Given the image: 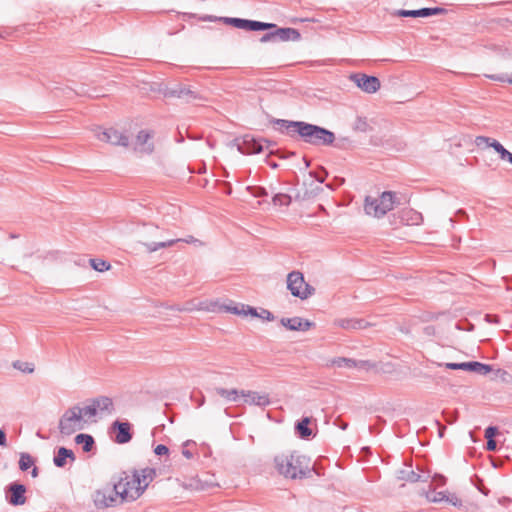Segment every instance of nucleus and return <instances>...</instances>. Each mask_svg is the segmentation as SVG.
Instances as JSON below:
<instances>
[{"instance_id": "nucleus-38", "label": "nucleus", "mask_w": 512, "mask_h": 512, "mask_svg": "<svg viewBox=\"0 0 512 512\" xmlns=\"http://www.w3.org/2000/svg\"><path fill=\"white\" fill-rule=\"evenodd\" d=\"M472 484L478 489L479 492H481L483 495L488 496L490 493V490L484 485V481L482 478H480L478 475H474L471 478Z\"/></svg>"}, {"instance_id": "nucleus-15", "label": "nucleus", "mask_w": 512, "mask_h": 512, "mask_svg": "<svg viewBox=\"0 0 512 512\" xmlns=\"http://www.w3.org/2000/svg\"><path fill=\"white\" fill-rule=\"evenodd\" d=\"M243 402L249 405L265 408L271 404L269 394L257 391L243 390Z\"/></svg>"}, {"instance_id": "nucleus-50", "label": "nucleus", "mask_w": 512, "mask_h": 512, "mask_svg": "<svg viewBox=\"0 0 512 512\" xmlns=\"http://www.w3.org/2000/svg\"><path fill=\"white\" fill-rule=\"evenodd\" d=\"M499 431L496 426H488L485 429V438L486 439H494L498 435Z\"/></svg>"}, {"instance_id": "nucleus-13", "label": "nucleus", "mask_w": 512, "mask_h": 512, "mask_svg": "<svg viewBox=\"0 0 512 512\" xmlns=\"http://www.w3.org/2000/svg\"><path fill=\"white\" fill-rule=\"evenodd\" d=\"M269 123L281 134H285L290 138L296 139L301 121L278 119L271 117Z\"/></svg>"}, {"instance_id": "nucleus-20", "label": "nucleus", "mask_w": 512, "mask_h": 512, "mask_svg": "<svg viewBox=\"0 0 512 512\" xmlns=\"http://www.w3.org/2000/svg\"><path fill=\"white\" fill-rule=\"evenodd\" d=\"M312 418L311 417H302L295 423L294 430L295 434L304 440H309L314 437V433L310 428Z\"/></svg>"}, {"instance_id": "nucleus-6", "label": "nucleus", "mask_w": 512, "mask_h": 512, "mask_svg": "<svg viewBox=\"0 0 512 512\" xmlns=\"http://www.w3.org/2000/svg\"><path fill=\"white\" fill-rule=\"evenodd\" d=\"M287 289L294 297L305 300L314 295L315 288L308 284L302 272L294 270L287 275Z\"/></svg>"}, {"instance_id": "nucleus-37", "label": "nucleus", "mask_w": 512, "mask_h": 512, "mask_svg": "<svg viewBox=\"0 0 512 512\" xmlns=\"http://www.w3.org/2000/svg\"><path fill=\"white\" fill-rule=\"evenodd\" d=\"M353 129L359 132H367L370 129L367 118L358 116L353 124Z\"/></svg>"}, {"instance_id": "nucleus-8", "label": "nucleus", "mask_w": 512, "mask_h": 512, "mask_svg": "<svg viewBox=\"0 0 512 512\" xmlns=\"http://www.w3.org/2000/svg\"><path fill=\"white\" fill-rule=\"evenodd\" d=\"M133 484H137L134 488L132 499H138L144 491L147 489L150 482H152L156 476V470L154 468H144L141 470L133 469Z\"/></svg>"}, {"instance_id": "nucleus-45", "label": "nucleus", "mask_w": 512, "mask_h": 512, "mask_svg": "<svg viewBox=\"0 0 512 512\" xmlns=\"http://www.w3.org/2000/svg\"><path fill=\"white\" fill-rule=\"evenodd\" d=\"M445 367L447 369H450V370H464V371H468L469 361L468 362H461V363L449 362V363H445Z\"/></svg>"}, {"instance_id": "nucleus-18", "label": "nucleus", "mask_w": 512, "mask_h": 512, "mask_svg": "<svg viewBox=\"0 0 512 512\" xmlns=\"http://www.w3.org/2000/svg\"><path fill=\"white\" fill-rule=\"evenodd\" d=\"M271 30H274L276 41H298L301 38V34L298 29L291 27H278L274 24Z\"/></svg>"}, {"instance_id": "nucleus-63", "label": "nucleus", "mask_w": 512, "mask_h": 512, "mask_svg": "<svg viewBox=\"0 0 512 512\" xmlns=\"http://www.w3.org/2000/svg\"><path fill=\"white\" fill-rule=\"evenodd\" d=\"M486 450L487 451H496L497 450V443L495 439H486Z\"/></svg>"}, {"instance_id": "nucleus-52", "label": "nucleus", "mask_w": 512, "mask_h": 512, "mask_svg": "<svg viewBox=\"0 0 512 512\" xmlns=\"http://www.w3.org/2000/svg\"><path fill=\"white\" fill-rule=\"evenodd\" d=\"M351 143V141L348 139V138H341V139H338L334 141L333 143V147H336L338 149H344L346 148L347 146H349Z\"/></svg>"}, {"instance_id": "nucleus-14", "label": "nucleus", "mask_w": 512, "mask_h": 512, "mask_svg": "<svg viewBox=\"0 0 512 512\" xmlns=\"http://www.w3.org/2000/svg\"><path fill=\"white\" fill-rule=\"evenodd\" d=\"M97 138L100 141L111 143L113 145L127 147L129 144V138L114 128L101 130L97 133Z\"/></svg>"}, {"instance_id": "nucleus-43", "label": "nucleus", "mask_w": 512, "mask_h": 512, "mask_svg": "<svg viewBox=\"0 0 512 512\" xmlns=\"http://www.w3.org/2000/svg\"><path fill=\"white\" fill-rule=\"evenodd\" d=\"M183 15L186 16V17H189V18H197L200 21H208V22H217V21H219V17L218 16H213V15L197 16V14H195V13H184Z\"/></svg>"}, {"instance_id": "nucleus-25", "label": "nucleus", "mask_w": 512, "mask_h": 512, "mask_svg": "<svg viewBox=\"0 0 512 512\" xmlns=\"http://www.w3.org/2000/svg\"><path fill=\"white\" fill-rule=\"evenodd\" d=\"M215 393L222 398H224L228 402H238L239 398L242 397L243 390L238 389H226L222 387H216L214 389Z\"/></svg>"}, {"instance_id": "nucleus-34", "label": "nucleus", "mask_w": 512, "mask_h": 512, "mask_svg": "<svg viewBox=\"0 0 512 512\" xmlns=\"http://www.w3.org/2000/svg\"><path fill=\"white\" fill-rule=\"evenodd\" d=\"M18 464H19V469L21 471L25 472L28 469H30L32 466H34L35 460L29 453L22 452L20 454V459H19Z\"/></svg>"}, {"instance_id": "nucleus-19", "label": "nucleus", "mask_w": 512, "mask_h": 512, "mask_svg": "<svg viewBox=\"0 0 512 512\" xmlns=\"http://www.w3.org/2000/svg\"><path fill=\"white\" fill-rule=\"evenodd\" d=\"M475 144L479 148L483 146L487 148H493L495 152L499 154L500 159H502L508 151L499 141L487 136H477L475 139Z\"/></svg>"}, {"instance_id": "nucleus-53", "label": "nucleus", "mask_w": 512, "mask_h": 512, "mask_svg": "<svg viewBox=\"0 0 512 512\" xmlns=\"http://www.w3.org/2000/svg\"><path fill=\"white\" fill-rule=\"evenodd\" d=\"M432 482L436 484V486H444L446 484V477L442 474L435 473L432 477Z\"/></svg>"}, {"instance_id": "nucleus-61", "label": "nucleus", "mask_w": 512, "mask_h": 512, "mask_svg": "<svg viewBox=\"0 0 512 512\" xmlns=\"http://www.w3.org/2000/svg\"><path fill=\"white\" fill-rule=\"evenodd\" d=\"M244 312L246 313V316L250 315L252 317L259 318V312L257 311V309L255 307H252V306H249V305H245V311Z\"/></svg>"}, {"instance_id": "nucleus-47", "label": "nucleus", "mask_w": 512, "mask_h": 512, "mask_svg": "<svg viewBox=\"0 0 512 512\" xmlns=\"http://www.w3.org/2000/svg\"><path fill=\"white\" fill-rule=\"evenodd\" d=\"M395 14L399 17H413V18L420 17L419 9H415V10L400 9V10H397Z\"/></svg>"}, {"instance_id": "nucleus-4", "label": "nucleus", "mask_w": 512, "mask_h": 512, "mask_svg": "<svg viewBox=\"0 0 512 512\" xmlns=\"http://www.w3.org/2000/svg\"><path fill=\"white\" fill-rule=\"evenodd\" d=\"M141 237L142 239L138 243L145 247L147 253H153L162 248H169L183 241L182 239L163 240L162 230L154 224H144Z\"/></svg>"}, {"instance_id": "nucleus-42", "label": "nucleus", "mask_w": 512, "mask_h": 512, "mask_svg": "<svg viewBox=\"0 0 512 512\" xmlns=\"http://www.w3.org/2000/svg\"><path fill=\"white\" fill-rule=\"evenodd\" d=\"M225 311L230 312L235 315H242L246 316L245 311V304H238L235 306H224Z\"/></svg>"}, {"instance_id": "nucleus-59", "label": "nucleus", "mask_w": 512, "mask_h": 512, "mask_svg": "<svg viewBox=\"0 0 512 512\" xmlns=\"http://www.w3.org/2000/svg\"><path fill=\"white\" fill-rule=\"evenodd\" d=\"M492 80L499 81V82H508L512 84V78L508 77L507 74H500V75H492L489 76Z\"/></svg>"}, {"instance_id": "nucleus-22", "label": "nucleus", "mask_w": 512, "mask_h": 512, "mask_svg": "<svg viewBox=\"0 0 512 512\" xmlns=\"http://www.w3.org/2000/svg\"><path fill=\"white\" fill-rule=\"evenodd\" d=\"M335 323L345 330H360L368 327L370 324L363 318H344L338 319Z\"/></svg>"}, {"instance_id": "nucleus-36", "label": "nucleus", "mask_w": 512, "mask_h": 512, "mask_svg": "<svg viewBox=\"0 0 512 512\" xmlns=\"http://www.w3.org/2000/svg\"><path fill=\"white\" fill-rule=\"evenodd\" d=\"M272 202L274 205L289 206L292 202V197L288 194L277 193L273 196Z\"/></svg>"}, {"instance_id": "nucleus-3", "label": "nucleus", "mask_w": 512, "mask_h": 512, "mask_svg": "<svg viewBox=\"0 0 512 512\" xmlns=\"http://www.w3.org/2000/svg\"><path fill=\"white\" fill-rule=\"evenodd\" d=\"M296 139L313 146H329L335 141V134L331 130L301 121Z\"/></svg>"}, {"instance_id": "nucleus-24", "label": "nucleus", "mask_w": 512, "mask_h": 512, "mask_svg": "<svg viewBox=\"0 0 512 512\" xmlns=\"http://www.w3.org/2000/svg\"><path fill=\"white\" fill-rule=\"evenodd\" d=\"M364 211L367 215L381 218L384 216L382 209L380 208L379 201L377 198L367 196L364 203Z\"/></svg>"}, {"instance_id": "nucleus-39", "label": "nucleus", "mask_w": 512, "mask_h": 512, "mask_svg": "<svg viewBox=\"0 0 512 512\" xmlns=\"http://www.w3.org/2000/svg\"><path fill=\"white\" fill-rule=\"evenodd\" d=\"M309 174L319 183H323L328 176V172L322 166H320L316 171L309 172Z\"/></svg>"}, {"instance_id": "nucleus-16", "label": "nucleus", "mask_w": 512, "mask_h": 512, "mask_svg": "<svg viewBox=\"0 0 512 512\" xmlns=\"http://www.w3.org/2000/svg\"><path fill=\"white\" fill-rule=\"evenodd\" d=\"M280 323L290 331H308L315 326V323L298 316L292 318H281Z\"/></svg>"}, {"instance_id": "nucleus-27", "label": "nucleus", "mask_w": 512, "mask_h": 512, "mask_svg": "<svg viewBox=\"0 0 512 512\" xmlns=\"http://www.w3.org/2000/svg\"><path fill=\"white\" fill-rule=\"evenodd\" d=\"M401 220L407 225H418L423 221V216L413 209H406L401 212Z\"/></svg>"}, {"instance_id": "nucleus-41", "label": "nucleus", "mask_w": 512, "mask_h": 512, "mask_svg": "<svg viewBox=\"0 0 512 512\" xmlns=\"http://www.w3.org/2000/svg\"><path fill=\"white\" fill-rule=\"evenodd\" d=\"M246 190L254 197H266L268 192L262 186H247Z\"/></svg>"}, {"instance_id": "nucleus-31", "label": "nucleus", "mask_w": 512, "mask_h": 512, "mask_svg": "<svg viewBox=\"0 0 512 512\" xmlns=\"http://www.w3.org/2000/svg\"><path fill=\"white\" fill-rule=\"evenodd\" d=\"M493 370L492 366L489 364H484L478 361H469V372H475L481 375H486Z\"/></svg>"}, {"instance_id": "nucleus-23", "label": "nucleus", "mask_w": 512, "mask_h": 512, "mask_svg": "<svg viewBox=\"0 0 512 512\" xmlns=\"http://www.w3.org/2000/svg\"><path fill=\"white\" fill-rule=\"evenodd\" d=\"M377 199L384 215L392 210L395 204H398L396 201V193L392 191H384Z\"/></svg>"}, {"instance_id": "nucleus-46", "label": "nucleus", "mask_w": 512, "mask_h": 512, "mask_svg": "<svg viewBox=\"0 0 512 512\" xmlns=\"http://www.w3.org/2000/svg\"><path fill=\"white\" fill-rule=\"evenodd\" d=\"M442 415L448 424H453L458 420V411L443 410Z\"/></svg>"}, {"instance_id": "nucleus-51", "label": "nucleus", "mask_w": 512, "mask_h": 512, "mask_svg": "<svg viewBox=\"0 0 512 512\" xmlns=\"http://www.w3.org/2000/svg\"><path fill=\"white\" fill-rule=\"evenodd\" d=\"M323 191V188L320 187V186H316L313 190L311 191H305L304 194L302 195V199L303 200H307V199H310L311 197H314L316 196L318 193L322 192Z\"/></svg>"}, {"instance_id": "nucleus-11", "label": "nucleus", "mask_w": 512, "mask_h": 512, "mask_svg": "<svg viewBox=\"0 0 512 512\" xmlns=\"http://www.w3.org/2000/svg\"><path fill=\"white\" fill-rule=\"evenodd\" d=\"M110 433H114L113 440L117 444H126L133 438L132 424L128 421L115 420L110 428Z\"/></svg>"}, {"instance_id": "nucleus-57", "label": "nucleus", "mask_w": 512, "mask_h": 512, "mask_svg": "<svg viewBox=\"0 0 512 512\" xmlns=\"http://www.w3.org/2000/svg\"><path fill=\"white\" fill-rule=\"evenodd\" d=\"M237 19V17H219V22L236 28Z\"/></svg>"}, {"instance_id": "nucleus-54", "label": "nucleus", "mask_w": 512, "mask_h": 512, "mask_svg": "<svg viewBox=\"0 0 512 512\" xmlns=\"http://www.w3.org/2000/svg\"><path fill=\"white\" fill-rule=\"evenodd\" d=\"M269 32L265 33L261 38H260V42L261 43H266V42H276V39H275V34H274V30H268Z\"/></svg>"}, {"instance_id": "nucleus-10", "label": "nucleus", "mask_w": 512, "mask_h": 512, "mask_svg": "<svg viewBox=\"0 0 512 512\" xmlns=\"http://www.w3.org/2000/svg\"><path fill=\"white\" fill-rule=\"evenodd\" d=\"M233 143L240 153L247 155L261 153L264 149L262 141L249 134H246L241 138L234 139Z\"/></svg>"}, {"instance_id": "nucleus-60", "label": "nucleus", "mask_w": 512, "mask_h": 512, "mask_svg": "<svg viewBox=\"0 0 512 512\" xmlns=\"http://www.w3.org/2000/svg\"><path fill=\"white\" fill-rule=\"evenodd\" d=\"M446 493L445 492H437L434 497H430L428 494H427V499L431 502H440V501H443L446 499Z\"/></svg>"}, {"instance_id": "nucleus-12", "label": "nucleus", "mask_w": 512, "mask_h": 512, "mask_svg": "<svg viewBox=\"0 0 512 512\" xmlns=\"http://www.w3.org/2000/svg\"><path fill=\"white\" fill-rule=\"evenodd\" d=\"M349 78L358 88L368 94L377 92L381 86L380 80L373 75H367L365 73H353Z\"/></svg>"}, {"instance_id": "nucleus-49", "label": "nucleus", "mask_w": 512, "mask_h": 512, "mask_svg": "<svg viewBox=\"0 0 512 512\" xmlns=\"http://www.w3.org/2000/svg\"><path fill=\"white\" fill-rule=\"evenodd\" d=\"M270 154L276 155L281 159H287L296 155V152H288L284 150L271 151Z\"/></svg>"}, {"instance_id": "nucleus-40", "label": "nucleus", "mask_w": 512, "mask_h": 512, "mask_svg": "<svg viewBox=\"0 0 512 512\" xmlns=\"http://www.w3.org/2000/svg\"><path fill=\"white\" fill-rule=\"evenodd\" d=\"M13 367L17 370H20L24 373H32L34 371V366L31 363L23 362V361H15L13 363Z\"/></svg>"}, {"instance_id": "nucleus-32", "label": "nucleus", "mask_w": 512, "mask_h": 512, "mask_svg": "<svg viewBox=\"0 0 512 512\" xmlns=\"http://www.w3.org/2000/svg\"><path fill=\"white\" fill-rule=\"evenodd\" d=\"M97 409H100L101 411H108L109 413H112L113 411V402L112 399L107 396H100L97 398L92 399Z\"/></svg>"}, {"instance_id": "nucleus-28", "label": "nucleus", "mask_w": 512, "mask_h": 512, "mask_svg": "<svg viewBox=\"0 0 512 512\" xmlns=\"http://www.w3.org/2000/svg\"><path fill=\"white\" fill-rule=\"evenodd\" d=\"M397 478L399 480L407 481L410 483L416 482H426V479H423V476L419 473H416L413 470L401 469L397 472Z\"/></svg>"}, {"instance_id": "nucleus-26", "label": "nucleus", "mask_w": 512, "mask_h": 512, "mask_svg": "<svg viewBox=\"0 0 512 512\" xmlns=\"http://www.w3.org/2000/svg\"><path fill=\"white\" fill-rule=\"evenodd\" d=\"M74 441L77 445L82 446L85 453H89L95 448V440L90 434L80 433L75 436Z\"/></svg>"}, {"instance_id": "nucleus-2", "label": "nucleus", "mask_w": 512, "mask_h": 512, "mask_svg": "<svg viewBox=\"0 0 512 512\" xmlns=\"http://www.w3.org/2000/svg\"><path fill=\"white\" fill-rule=\"evenodd\" d=\"M310 462L309 457L300 454L298 451L274 457L275 468L279 474L291 479L306 478L311 472Z\"/></svg>"}, {"instance_id": "nucleus-35", "label": "nucleus", "mask_w": 512, "mask_h": 512, "mask_svg": "<svg viewBox=\"0 0 512 512\" xmlns=\"http://www.w3.org/2000/svg\"><path fill=\"white\" fill-rule=\"evenodd\" d=\"M91 267L98 272H105L111 268V264L103 259L91 258L89 259Z\"/></svg>"}, {"instance_id": "nucleus-17", "label": "nucleus", "mask_w": 512, "mask_h": 512, "mask_svg": "<svg viewBox=\"0 0 512 512\" xmlns=\"http://www.w3.org/2000/svg\"><path fill=\"white\" fill-rule=\"evenodd\" d=\"M274 26V23L261 22L257 20H250L244 18L237 19L236 28L243 29L246 31H265L270 30Z\"/></svg>"}, {"instance_id": "nucleus-9", "label": "nucleus", "mask_w": 512, "mask_h": 512, "mask_svg": "<svg viewBox=\"0 0 512 512\" xmlns=\"http://www.w3.org/2000/svg\"><path fill=\"white\" fill-rule=\"evenodd\" d=\"M4 492L6 501L12 506H21L27 501L25 496L27 487L18 481L9 483Z\"/></svg>"}, {"instance_id": "nucleus-55", "label": "nucleus", "mask_w": 512, "mask_h": 512, "mask_svg": "<svg viewBox=\"0 0 512 512\" xmlns=\"http://www.w3.org/2000/svg\"><path fill=\"white\" fill-rule=\"evenodd\" d=\"M447 502L451 503L453 506L460 507L462 506V501L455 494H450L446 496L445 499Z\"/></svg>"}, {"instance_id": "nucleus-56", "label": "nucleus", "mask_w": 512, "mask_h": 512, "mask_svg": "<svg viewBox=\"0 0 512 512\" xmlns=\"http://www.w3.org/2000/svg\"><path fill=\"white\" fill-rule=\"evenodd\" d=\"M154 453L158 456L167 455L169 453V448L164 444H158L154 449Z\"/></svg>"}, {"instance_id": "nucleus-7", "label": "nucleus", "mask_w": 512, "mask_h": 512, "mask_svg": "<svg viewBox=\"0 0 512 512\" xmlns=\"http://www.w3.org/2000/svg\"><path fill=\"white\" fill-rule=\"evenodd\" d=\"M165 98H178L186 103H190L194 100H202L203 97L191 86L183 84H174L172 86H166L161 90Z\"/></svg>"}, {"instance_id": "nucleus-21", "label": "nucleus", "mask_w": 512, "mask_h": 512, "mask_svg": "<svg viewBox=\"0 0 512 512\" xmlns=\"http://www.w3.org/2000/svg\"><path fill=\"white\" fill-rule=\"evenodd\" d=\"M74 462L76 460V456L71 449L66 447H58L55 455L53 457V463L58 468H64L67 464V461Z\"/></svg>"}, {"instance_id": "nucleus-30", "label": "nucleus", "mask_w": 512, "mask_h": 512, "mask_svg": "<svg viewBox=\"0 0 512 512\" xmlns=\"http://www.w3.org/2000/svg\"><path fill=\"white\" fill-rule=\"evenodd\" d=\"M152 137V134L146 130L139 131L137 135V143L142 146V151L146 153H152L154 146L152 143L147 144L148 140Z\"/></svg>"}, {"instance_id": "nucleus-33", "label": "nucleus", "mask_w": 512, "mask_h": 512, "mask_svg": "<svg viewBox=\"0 0 512 512\" xmlns=\"http://www.w3.org/2000/svg\"><path fill=\"white\" fill-rule=\"evenodd\" d=\"M204 476L205 478H199L197 480V489L207 490L211 488L220 487V485L214 480V475L209 476L208 474H206Z\"/></svg>"}, {"instance_id": "nucleus-29", "label": "nucleus", "mask_w": 512, "mask_h": 512, "mask_svg": "<svg viewBox=\"0 0 512 512\" xmlns=\"http://www.w3.org/2000/svg\"><path fill=\"white\" fill-rule=\"evenodd\" d=\"M363 361L357 362L356 360L352 358H346V357H336L331 360V365L338 367V368H356L359 366V364H363Z\"/></svg>"}, {"instance_id": "nucleus-1", "label": "nucleus", "mask_w": 512, "mask_h": 512, "mask_svg": "<svg viewBox=\"0 0 512 512\" xmlns=\"http://www.w3.org/2000/svg\"><path fill=\"white\" fill-rule=\"evenodd\" d=\"M137 484H133V477L130 479L127 472H122L117 481L113 482L112 487L98 490L95 496V504L98 507L106 508L116 505L117 502H131L134 488Z\"/></svg>"}, {"instance_id": "nucleus-5", "label": "nucleus", "mask_w": 512, "mask_h": 512, "mask_svg": "<svg viewBox=\"0 0 512 512\" xmlns=\"http://www.w3.org/2000/svg\"><path fill=\"white\" fill-rule=\"evenodd\" d=\"M86 421L81 416L80 406L67 409L59 420V431L64 436H70L76 431L83 430Z\"/></svg>"}, {"instance_id": "nucleus-48", "label": "nucleus", "mask_w": 512, "mask_h": 512, "mask_svg": "<svg viewBox=\"0 0 512 512\" xmlns=\"http://www.w3.org/2000/svg\"><path fill=\"white\" fill-rule=\"evenodd\" d=\"M456 329L464 331H473L474 325L468 320H461L456 323Z\"/></svg>"}, {"instance_id": "nucleus-58", "label": "nucleus", "mask_w": 512, "mask_h": 512, "mask_svg": "<svg viewBox=\"0 0 512 512\" xmlns=\"http://www.w3.org/2000/svg\"><path fill=\"white\" fill-rule=\"evenodd\" d=\"M259 318H262L267 321H273L275 319V316L269 310L261 309V311L259 312Z\"/></svg>"}, {"instance_id": "nucleus-62", "label": "nucleus", "mask_w": 512, "mask_h": 512, "mask_svg": "<svg viewBox=\"0 0 512 512\" xmlns=\"http://www.w3.org/2000/svg\"><path fill=\"white\" fill-rule=\"evenodd\" d=\"M420 17L427 18L433 16L432 7H424L419 9Z\"/></svg>"}, {"instance_id": "nucleus-44", "label": "nucleus", "mask_w": 512, "mask_h": 512, "mask_svg": "<svg viewBox=\"0 0 512 512\" xmlns=\"http://www.w3.org/2000/svg\"><path fill=\"white\" fill-rule=\"evenodd\" d=\"M81 410V416L87 415L89 417H94L97 414V407L95 406L94 402L92 401L90 405H87L83 408L80 407Z\"/></svg>"}, {"instance_id": "nucleus-64", "label": "nucleus", "mask_w": 512, "mask_h": 512, "mask_svg": "<svg viewBox=\"0 0 512 512\" xmlns=\"http://www.w3.org/2000/svg\"><path fill=\"white\" fill-rule=\"evenodd\" d=\"M423 333L428 337L434 336L436 334V328L432 325L425 326Z\"/></svg>"}]
</instances>
